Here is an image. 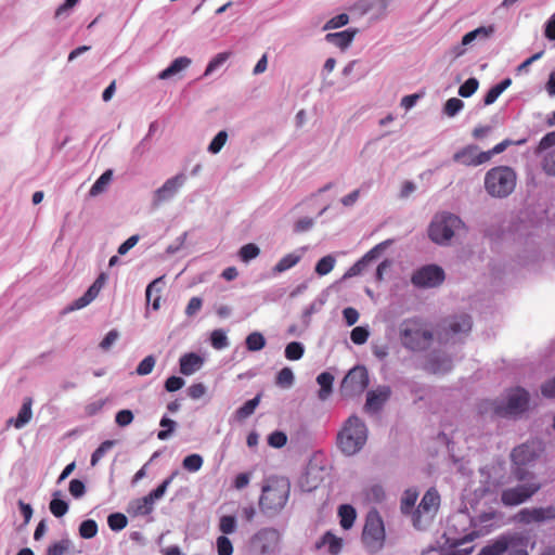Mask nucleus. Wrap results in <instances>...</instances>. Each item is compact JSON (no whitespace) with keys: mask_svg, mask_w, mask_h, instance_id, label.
<instances>
[{"mask_svg":"<svg viewBox=\"0 0 555 555\" xmlns=\"http://www.w3.org/2000/svg\"><path fill=\"white\" fill-rule=\"evenodd\" d=\"M159 425L165 428L163 430H159L158 434H157V438L159 440H166L170 437V435L172 434L175 427H176V422L172 421L171 418L169 417H166L164 416L162 420H160V423Z\"/></svg>","mask_w":555,"mask_h":555,"instance_id":"864d4df0","label":"nucleus"},{"mask_svg":"<svg viewBox=\"0 0 555 555\" xmlns=\"http://www.w3.org/2000/svg\"><path fill=\"white\" fill-rule=\"evenodd\" d=\"M515 487L506 488L501 493V503L504 506H517L531 499L541 488L542 485L537 477L518 481Z\"/></svg>","mask_w":555,"mask_h":555,"instance_id":"6e6552de","label":"nucleus"},{"mask_svg":"<svg viewBox=\"0 0 555 555\" xmlns=\"http://www.w3.org/2000/svg\"><path fill=\"white\" fill-rule=\"evenodd\" d=\"M231 56V52H221L218 53L207 65L205 70V76L210 75L220 66H222Z\"/></svg>","mask_w":555,"mask_h":555,"instance_id":"c03bdc74","label":"nucleus"},{"mask_svg":"<svg viewBox=\"0 0 555 555\" xmlns=\"http://www.w3.org/2000/svg\"><path fill=\"white\" fill-rule=\"evenodd\" d=\"M112 180V171L106 170L103 172L100 178L93 183V185L90 189V195L96 196L101 192L104 191L105 186L111 182Z\"/></svg>","mask_w":555,"mask_h":555,"instance_id":"ea45409f","label":"nucleus"},{"mask_svg":"<svg viewBox=\"0 0 555 555\" xmlns=\"http://www.w3.org/2000/svg\"><path fill=\"white\" fill-rule=\"evenodd\" d=\"M184 179L185 177L183 175H177L176 177L168 179L164 185L156 191V199L162 202L171 197L183 184Z\"/></svg>","mask_w":555,"mask_h":555,"instance_id":"4be33fe9","label":"nucleus"},{"mask_svg":"<svg viewBox=\"0 0 555 555\" xmlns=\"http://www.w3.org/2000/svg\"><path fill=\"white\" fill-rule=\"evenodd\" d=\"M542 167L547 175L555 176V150L546 154Z\"/></svg>","mask_w":555,"mask_h":555,"instance_id":"774afa93","label":"nucleus"},{"mask_svg":"<svg viewBox=\"0 0 555 555\" xmlns=\"http://www.w3.org/2000/svg\"><path fill=\"white\" fill-rule=\"evenodd\" d=\"M464 225L463 221L452 214H439L434 217L428 228V236L437 244H447L455 231Z\"/></svg>","mask_w":555,"mask_h":555,"instance_id":"423d86ee","label":"nucleus"},{"mask_svg":"<svg viewBox=\"0 0 555 555\" xmlns=\"http://www.w3.org/2000/svg\"><path fill=\"white\" fill-rule=\"evenodd\" d=\"M338 515L340 517V526L344 529H350L356 520V509L348 504L340 505L338 508Z\"/></svg>","mask_w":555,"mask_h":555,"instance_id":"2f4dec72","label":"nucleus"},{"mask_svg":"<svg viewBox=\"0 0 555 555\" xmlns=\"http://www.w3.org/2000/svg\"><path fill=\"white\" fill-rule=\"evenodd\" d=\"M74 553V543L69 539H61L51 543L47 548V555H70Z\"/></svg>","mask_w":555,"mask_h":555,"instance_id":"c85d7f7f","label":"nucleus"},{"mask_svg":"<svg viewBox=\"0 0 555 555\" xmlns=\"http://www.w3.org/2000/svg\"><path fill=\"white\" fill-rule=\"evenodd\" d=\"M513 543L516 545L509 546L508 555H529L528 550H527L528 544H529L528 537H526L521 533H514Z\"/></svg>","mask_w":555,"mask_h":555,"instance_id":"72a5a7b5","label":"nucleus"},{"mask_svg":"<svg viewBox=\"0 0 555 555\" xmlns=\"http://www.w3.org/2000/svg\"><path fill=\"white\" fill-rule=\"evenodd\" d=\"M304 346L298 341H292L285 348V357L292 361L299 360L304 356Z\"/></svg>","mask_w":555,"mask_h":555,"instance_id":"a18cd8bd","label":"nucleus"},{"mask_svg":"<svg viewBox=\"0 0 555 555\" xmlns=\"http://www.w3.org/2000/svg\"><path fill=\"white\" fill-rule=\"evenodd\" d=\"M182 466L189 472H197L203 466V457L199 454L188 455L184 457Z\"/></svg>","mask_w":555,"mask_h":555,"instance_id":"8fccbe9b","label":"nucleus"},{"mask_svg":"<svg viewBox=\"0 0 555 555\" xmlns=\"http://www.w3.org/2000/svg\"><path fill=\"white\" fill-rule=\"evenodd\" d=\"M163 282V278H157L152 281L145 291V297L147 304L152 301V308L156 311L160 308V284Z\"/></svg>","mask_w":555,"mask_h":555,"instance_id":"a878e982","label":"nucleus"},{"mask_svg":"<svg viewBox=\"0 0 555 555\" xmlns=\"http://www.w3.org/2000/svg\"><path fill=\"white\" fill-rule=\"evenodd\" d=\"M228 141V133L224 130L219 131L208 145V151L211 154H217L221 151Z\"/></svg>","mask_w":555,"mask_h":555,"instance_id":"49530a36","label":"nucleus"},{"mask_svg":"<svg viewBox=\"0 0 555 555\" xmlns=\"http://www.w3.org/2000/svg\"><path fill=\"white\" fill-rule=\"evenodd\" d=\"M538 452L534 443H522L513 449L511 453V475L516 481L532 478L535 474L528 469V465L535 461Z\"/></svg>","mask_w":555,"mask_h":555,"instance_id":"0eeeda50","label":"nucleus"},{"mask_svg":"<svg viewBox=\"0 0 555 555\" xmlns=\"http://www.w3.org/2000/svg\"><path fill=\"white\" fill-rule=\"evenodd\" d=\"M133 421V413L130 410H120L115 416V422L118 426L125 427Z\"/></svg>","mask_w":555,"mask_h":555,"instance_id":"338daca9","label":"nucleus"},{"mask_svg":"<svg viewBox=\"0 0 555 555\" xmlns=\"http://www.w3.org/2000/svg\"><path fill=\"white\" fill-rule=\"evenodd\" d=\"M246 348L249 351H259L266 346V338L259 332L250 333L245 340Z\"/></svg>","mask_w":555,"mask_h":555,"instance_id":"c9c22d12","label":"nucleus"},{"mask_svg":"<svg viewBox=\"0 0 555 555\" xmlns=\"http://www.w3.org/2000/svg\"><path fill=\"white\" fill-rule=\"evenodd\" d=\"M513 534H502L491 544L486 545L478 555H502L508 551L509 546H515L513 543Z\"/></svg>","mask_w":555,"mask_h":555,"instance_id":"6ab92c4d","label":"nucleus"},{"mask_svg":"<svg viewBox=\"0 0 555 555\" xmlns=\"http://www.w3.org/2000/svg\"><path fill=\"white\" fill-rule=\"evenodd\" d=\"M518 517L524 524L555 519V506L524 508L518 513Z\"/></svg>","mask_w":555,"mask_h":555,"instance_id":"dca6fc26","label":"nucleus"},{"mask_svg":"<svg viewBox=\"0 0 555 555\" xmlns=\"http://www.w3.org/2000/svg\"><path fill=\"white\" fill-rule=\"evenodd\" d=\"M291 483L283 477L269 478L262 487L259 499V508L268 515H275L281 512L289 498Z\"/></svg>","mask_w":555,"mask_h":555,"instance_id":"f03ea898","label":"nucleus"},{"mask_svg":"<svg viewBox=\"0 0 555 555\" xmlns=\"http://www.w3.org/2000/svg\"><path fill=\"white\" fill-rule=\"evenodd\" d=\"M261 395H257L255 398L246 401L235 412V416L238 421H243L254 414L256 408L259 405Z\"/></svg>","mask_w":555,"mask_h":555,"instance_id":"473e14b6","label":"nucleus"},{"mask_svg":"<svg viewBox=\"0 0 555 555\" xmlns=\"http://www.w3.org/2000/svg\"><path fill=\"white\" fill-rule=\"evenodd\" d=\"M493 34H494L493 25L478 27L463 36L462 44L467 46L476 39L486 40V39L490 38Z\"/></svg>","mask_w":555,"mask_h":555,"instance_id":"bb28decb","label":"nucleus"},{"mask_svg":"<svg viewBox=\"0 0 555 555\" xmlns=\"http://www.w3.org/2000/svg\"><path fill=\"white\" fill-rule=\"evenodd\" d=\"M439 504L440 496L438 491L434 488L427 490L416 508L414 524L416 525L420 521L422 515L433 516L437 512Z\"/></svg>","mask_w":555,"mask_h":555,"instance_id":"f3484780","label":"nucleus"},{"mask_svg":"<svg viewBox=\"0 0 555 555\" xmlns=\"http://www.w3.org/2000/svg\"><path fill=\"white\" fill-rule=\"evenodd\" d=\"M107 276L105 273H101L88 291L79 298L74 300L67 308V311L80 310L91 304L100 294L101 289L105 285Z\"/></svg>","mask_w":555,"mask_h":555,"instance_id":"2eb2a0df","label":"nucleus"},{"mask_svg":"<svg viewBox=\"0 0 555 555\" xmlns=\"http://www.w3.org/2000/svg\"><path fill=\"white\" fill-rule=\"evenodd\" d=\"M399 337L406 349L423 351L430 346L434 334L422 320L413 318L406 319L400 324Z\"/></svg>","mask_w":555,"mask_h":555,"instance_id":"7ed1b4c3","label":"nucleus"},{"mask_svg":"<svg viewBox=\"0 0 555 555\" xmlns=\"http://www.w3.org/2000/svg\"><path fill=\"white\" fill-rule=\"evenodd\" d=\"M389 397V387H383L377 390L369 391L366 396V402L364 405L365 411L376 412L380 410L383 404L388 400Z\"/></svg>","mask_w":555,"mask_h":555,"instance_id":"aec40b11","label":"nucleus"},{"mask_svg":"<svg viewBox=\"0 0 555 555\" xmlns=\"http://www.w3.org/2000/svg\"><path fill=\"white\" fill-rule=\"evenodd\" d=\"M452 362L449 358H443L439 360L438 358H434L430 360L429 370L433 373H443L451 370Z\"/></svg>","mask_w":555,"mask_h":555,"instance_id":"3c124183","label":"nucleus"},{"mask_svg":"<svg viewBox=\"0 0 555 555\" xmlns=\"http://www.w3.org/2000/svg\"><path fill=\"white\" fill-rule=\"evenodd\" d=\"M217 552L218 555H232L233 554V545L231 540L225 535H220L217 538Z\"/></svg>","mask_w":555,"mask_h":555,"instance_id":"052dcab7","label":"nucleus"},{"mask_svg":"<svg viewBox=\"0 0 555 555\" xmlns=\"http://www.w3.org/2000/svg\"><path fill=\"white\" fill-rule=\"evenodd\" d=\"M383 248V244L376 245L370 251H367L360 260H358L353 266H351L347 272L345 273V278H351L359 275L363 272L365 267L376 259Z\"/></svg>","mask_w":555,"mask_h":555,"instance_id":"412c9836","label":"nucleus"},{"mask_svg":"<svg viewBox=\"0 0 555 555\" xmlns=\"http://www.w3.org/2000/svg\"><path fill=\"white\" fill-rule=\"evenodd\" d=\"M478 87H479V81L476 78H474V77L468 78L459 88V94L462 98H469L478 90Z\"/></svg>","mask_w":555,"mask_h":555,"instance_id":"de8ad7c7","label":"nucleus"},{"mask_svg":"<svg viewBox=\"0 0 555 555\" xmlns=\"http://www.w3.org/2000/svg\"><path fill=\"white\" fill-rule=\"evenodd\" d=\"M287 442V436L285 433L276 430L269 435L268 443L273 448H282Z\"/></svg>","mask_w":555,"mask_h":555,"instance_id":"0e129e2a","label":"nucleus"},{"mask_svg":"<svg viewBox=\"0 0 555 555\" xmlns=\"http://www.w3.org/2000/svg\"><path fill=\"white\" fill-rule=\"evenodd\" d=\"M236 520L234 516L225 515L220 518L219 529L223 534H230L235 531Z\"/></svg>","mask_w":555,"mask_h":555,"instance_id":"bf43d9fd","label":"nucleus"},{"mask_svg":"<svg viewBox=\"0 0 555 555\" xmlns=\"http://www.w3.org/2000/svg\"><path fill=\"white\" fill-rule=\"evenodd\" d=\"M210 343L215 349H223L228 346V338L222 330H215L210 335Z\"/></svg>","mask_w":555,"mask_h":555,"instance_id":"13d9d810","label":"nucleus"},{"mask_svg":"<svg viewBox=\"0 0 555 555\" xmlns=\"http://www.w3.org/2000/svg\"><path fill=\"white\" fill-rule=\"evenodd\" d=\"M279 541V532L273 528H263L254 537V544L260 548L262 553L270 552Z\"/></svg>","mask_w":555,"mask_h":555,"instance_id":"a211bd4d","label":"nucleus"},{"mask_svg":"<svg viewBox=\"0 0 555 555\" xmlns=\"http://www.w3.org/2000/svg\"><path fill=\"white\" fill-rule=\"evenodd\" d=\"M191 64V60L186 56L176 59L166 69L158 74L159 79H168L181 70L185 69Z\"/></svg>","mask_w":555,"mask_h":555,"instance_id":"cd10ccee","label":"nucleus"},{"mask_svg":"<svg viewBox=\"0 0 555 555\" xmlns=\"http://www.w3.org/2000/svg\"><path fill=\"white\" fill-rule=\"evenodd\" d=\"M385 538L384 524L377 513H370L363 528L362 539L371 547L380 546Z\"/></svg>","mask_w":555,"mask_h":555,"instance_id":"9b49d317","label":"nucleus"},{"mask_svg":"<svg viewBox=\"0 0 555 555\" xmlns=\"http://www.w3.org/2000/svg\"><path fill=\"white\" fill-rule=\"evenodd\" d=\"M180 373L183 375H192L203 365V358L194 352L185 353L180 358Z\"/></svg>","mask_w":555,"mask_h":555,"instance_id":"5701e85b","label":"nucleus"},{"mask_svg":"<svg viewBox=\"0 0 555 555\" xmlns=\"http://www.w3.org/2000/svg\"><path fill=\"white\" fill-rule=\"evenodd\" d=\"M417 492L414 490H406L401 501L402 513H410L417 500Z\"/></svg>","mask_w":555,"mask_h":555,"instance_id":"5fc2aeb1","label":"nucleus"},{"mask_svg":"<svg viewBox=\"0 0 555 555\" xmlns=\"http://www.w3.org/2000/svg\"><path fill=\"white\" fill-rule=\"evenodd\" d=\"M517 176L508 166L491 168L485 176V189L492 197L503 198L508 196L516 186Z\"/></svg>","mask_w":555,"mask_h":555,"instance_id":"39448f33","label":"nucleus"},{"mask_svg":"<svg viewBox=\"0 0 555 555\" xmlns=\"http://www.w3.org/2000/svg\"><path fill=\"white\" fill-rule=\"evenodd\" d=\"M98 533V524L93 519L83 520L79 526V535L82 539H92Z\"/></svg>","mask_w":555,"mask_h":555,"instance_id":"58836bf2","label":"nucleus"},{"mask_svg":"<svg viewBox=\"0 0 555 555\" xmlns=\"http://www.w3.org/2000/svg\"><path fill=\"white\" fill-rule=\"evenodd\" d=\"M115 444L114 440H105L103 441L98 449L92 453L91 455V465L95 466L106 454L107 451H109Z\"/></svg>","mask_w":555,"mask_h":555,"instance_id":"79ce46f5","label":"nucleus"},{"mask_svg":"<svg viewBox=\"0 0 555 555\" xmlns=\"http://www.w3.org/2000/svg\"><path fill=\"white\" fill-rule=\"evenodd\" d=\"M299 260H300L299 255H297L295 253L287 254L284 257H282L279 260V262L274 266L273 272L282 273V272L295 267L299 262Z\"/></svg>","mask_w":555,"mask_h":555,"instance_id":"f704fd0d","label":"nucleus"},{"mask_svg":"<svg viewBox=\"0 0 555 555\" xmlns=\"http://www.w3.org/2000/svg\"><path fill=\"white\" fill-rule=\"evenodd\" d=\"M276 385L288 388L294 383V374L289 367H283L276 375L275 379Z\"/></svg>","mask_w":555,"mask_h":555,"instance_id":"09e8293b","label":"nucleus"},{"mask_svg":"<svg viewBox=\"0 0 555 555\" xmlns=\"http://www.w3.org/2000/svg\"><path fill=\"white\" fill-rule=\"evenodd\" d=\"M260 254L259 247L254 243L245 244L241 247L238 251V256L242 261L248 262L255 258H257Z\"/></svg>","mask_w":555,"mask_h":555,"instance_id":"e433bc0d","label":"nucleus"},{"mask_svg":"<svg viewBox=\"0 0 555 555\" xmlns=\"http://www.w3.org/2000/svg\"><path fill=\"white\" fill-rule=\"evenodd\" d=\"M156 360L154 356H147L145 357L137 366V374L140 376H145L152 373L154 366H155Z\"/></svg>","mask_w":555,"mask_h":555,"instance_id":"6e6d98bb","label":"nucleus"},{"mask_svg":"<svg viewBox=\"0 0 555 555\" xmlns=\"http://www.w3.org/2000/svg\"><path fill=\"white\" fill-rule=\"evenodd\" d=\"M50 512L57 518L63 517L68 511V504L61 499L53 498L49 504Z\"/></svg>","mask_w":555,"mask_h":555,"instance_id":"603ef678","label":"nucleus"},{"mask_svg":"<svg viewBox=\"0 0 555 555\" xmlns=\"http://www.w3.org/2000/svg\"><path fill=\"white\" fill-rule=\"evenodd\" d=\"M366 426L356 415L350 416L337 436V443L343 453L353 455L366 441Z\"/></svg>","mask_w":555,"mask_h":555,"instance_id":"20e7f679","label":"nucleus"},{"mask_svg":"<svg viewBox=\"0 0 555 555\" xmlns=\"http://www.w3.org/2000/svg\"><path fill=\"white\" fill-rule=\"evenodd\" d=\"M177 473H173L171 474L168 478H166L156 489H154L153 491H151L147 495L139 499L137 501V507H135V511H137V514L139 515H149L153 512V505H154V502L158 499H160L168 486L172 482V480L175 479Z\"/></svg>","mask_w":555,"mask_h":555,"instance_id":"ddd939ff","label":"nucleus"},{"mask_svg":"<svg viewBox=\"0 0 555 555\" xmlns=\"http://www.w3.org/2000/svg\"><path fill=\"white\" fill-rule=\"evenodd\" d=\"M184 386V379L179 376H170L165 382V389L168 392H175Z\"/></svg>","mask_w":555,"mask_h":555,"instance_id":"69168bd1","label":"nucleus"},{"mask_svg":"<svg viewBox=\"0 0 555 555\" xmlns=\"http://www.w3.org/2000/svg\"><path fill=\"white\" fill-rule=\"evenodd\" d=\"M411 281L417 287H437L444 281V272L436 264H428L415 271Z\"/></svg>","mask_w":555,"mask_h":555,"instance_id":"9d476101","label":"nucleus"},{"mask_svg":"<svg viewBox=\"0 0 555 555\" xmlns=\"http://www.w3.org/2000/svg\"><path fill=\"white\" fill-rule=\"evenodd\" d=\"M369 373L364 366H354L344 377L340 391L345 397L361 395L369 386Z\"/></svg>","mask_w":555,"mask_h":555,"instance_id":"1a4fd4ad","label":"nucleus"},{"mask_svg":"<svg viewBox=\"0 0 555 555\" xmlns=\"http://www.w3.org/2000/svg\"><path fill=\"white\" fill-rule=\"evenodd\" d=\"M357 29H346L338 33H330L325 36V40L334 46L346 49L352 42Z\"/></svg>","mask_w":555,"mask_h":555,"instance_id":"393cba45","label":"nucleus"},{"mask_svg":"<svg viewBox=\"0 0 555 555\" xmlns=\"http://www.w3.org/2000/svg\"><path fill=\"white\" fill-rule=\"evenodd\" d=\"M335 266V258L331 255L322 257L315 264V273L320 276L328 274Z\"/></svg>","mask_w":555,"mask_h":555,"instance_id":"4c0bfd02","label":"nucleus"},{"mask_svg":"<svg viewBox=\"0 0 555 555\" xmlns=\"http://www.w3.org/2000/svg\"><path fill=\"white\" fill-rule=\"evenodd\" d=\"M107 524L113 531H120L127 527L128 519L121 513H114L107 517Z\"/></svg>","mask_w":555,"mask_h":555,"instance_id":"37998d69","label":"nucleus"},{"mask_svg":"<svg viewBox=\"0 0 555 555\" xmlns=\"http://www.w3.org/2000/svg\"><path fill=\"white\" fill-rule=\"evenodd\" d=\"M453 162L466 167H477L489 162V155L479 151L475 144H469L453 154Z\"/></svg>","mask_w":555,"mask_h":555,"instance_id":"f8f14e48","label":"nucleus"},{"mask_svg":"<svg viewBox=\"0 0 555 555\" xmlns=\"http://www.w3.org/2000/svg\"><path fill=\"white\" fill-rule=\"evenodd\" d=\"M472 330V319L468 314L453 317L443 322L442 332L438 333L440 339L457 334H467Z\"/></svg>","mask_w":555,"mask_h":555,"instance_id":"4468645a","label":"nucleus"},{"mask_svg":"<svg viewBox=\"0 0 555 555\" xmlns=\"http://www.w3.org/2000/svg\"><path fill=\"white\" fill-rule=\"evenodd\" d=\"M348 22H349V16L346 13H341V14L334 16L330 21H327L326 24L324 25L323 29L327 30V29L339 28V27L347 25Z\"/></svg>","mask_w":555,"mask_h":555,"instance_id":"e2e57ef3","label":"nucleus"},{"mask_svg":"<svg viewBox=\"0 0 555 555\" xmlns=\"http://www.w3.org/2000/svg\"><path fill=\"white\" fill-rule=\"evenodd\" d=\"M369 331L363 326L354 327L350 333L351 341L356 345H362L366 343L369 338Z\"/></svg>","mask_w":555,"mask_h":555,"instance_id":"680f3d73","label":"nucleus"},{"mask_svg":"<svg viewBox=\"0 0 555 555\" xmlns=\"http://www.w3.org/2000/svg\"><path fill=\"white\" fill-rule=\"evenodd\" d=\"M512 85L511 78H505L498 85L493 86L485 95L483 103L485 105L493 104L496 99Z\"/></svg>","mask_w":555,"mask_h":555,"instance_id":"7c9ffc66","label":"nucleus"},{"mask_svg":"<svg viewBox=\"0 0 555 555\" xmlns=\"http://www.w3.org/2000/svg\"><path fill=\"white\" fill-rule=\"evenodd\" d=\"M31 405L33 399L30 397L25 398L16 418H10L8 425H13L15 428L21 429L28 424L33 417Z\"/></svg>","mask_w":555,"mask_h":555,"instance_id":"b1692460","label":"nucleus"},{"mask_svg":"<svg viewBox=\"0 0 555 555\" xmlns=\"http://www.w3.org/2000/svg\"><path fill=\"white\" fill-rule=\"evenodd\" d=\"M529 405V393L526 389L516 387L511 389L506 402L486 400L480 403L481 414H490L498 417H512L524 413Z\"/></svg>","mask_w":555,"mask_h":555,"instance_id":"f257e3e1","label":"nucleus"},{"mask_svg":"<svg viewBox=\"0 0 555 555\" xmlns=\"http://www.w3.org/2000/svg\"><path fill=\"white\" fill-rule=\"evenodd\" d=\"M463 106L464 103L462 100L457 98H451L446 102L443 112L446 115L453 117L463 108Z\"/></svg>","mask_w":555,"mask_h":555,"instance_id":"4d7b16f0","label":"nucleus"},{"mask_svg":"<svg viewBox=\"0 0 555 555\" xmlns=\"http://www.w3.org/2000/svg\"><path fill=\"white\" fill-rule=\"evenodd\" d=\"M322 544L328 546V552L333 555H336L341 550V539L334 535L332 532H326L322 537Z\"/></svg>","mask_w":555,"mask_h":555,"instance_id":"a19ab883","label":"nucleus"},{"mask_svg":"<svg viewBox=\"0 0 555 555\" xmlns=\"http://www.w3.org/2000/svg\"><path fill=\"white\" fill-rule=\"evenodd\" d=\"M317 382L320 385L319 399L324 401L332 393L334 376L328 372H323L317 377Z\"/></svg>","mask_w":555,"mask_h":555,"instance_id":"c756f323","label":"nucleus"}]
</instances>
